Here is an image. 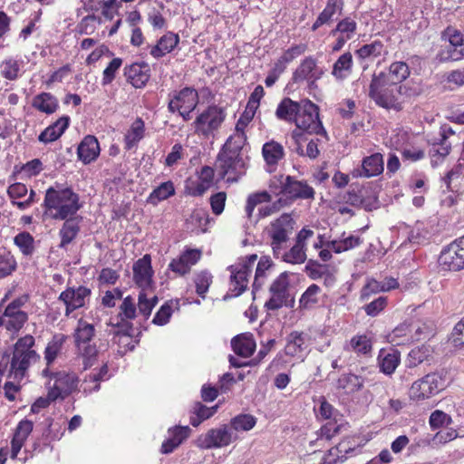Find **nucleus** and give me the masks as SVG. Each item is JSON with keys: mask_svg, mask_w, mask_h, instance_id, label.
<instances>
[{"mask_svg": "<svg viewBox=\"0 0 464 464\" xmlns=\"http://www.w3.org/2000/svg\"><path fill=\"white\" fill-rule=\"evenodd\" d=\"M16 268V261L10 253L0 256V279L11 275Z\"/></svg>", "mask_w": 464, "mask_h": 464, "instance_id": "56", "label": "nucleus"}, {"mask_svg": "<svg viewBox=\"0 0 464 464\" xmlns=\"http://www.w3.org/2000/svg\"><path fill=\"white\" fill-rule=\"evenodd\" d=\"M168 434L180 446L190 436L191 429L188 426H174L168 430Z\"/></svg>", "mask_w": 464, "mask_h": 464, "instance_id": "58", "label": "nucleus"}, {"mask_svg": "<svg viewBox=\"0 0 464 464\" xmlns=\"http://www.w3.org/2000/svg\"><path fill=\"white\" fill-rule=\"evenodd\" d=\"M401 362V353L398 350L389 348L382 349L378 355V364L382 372L386 375L392 374Z\"/></svg>", "mask_w": 464, "mask_h": 464, "instance_id": "23", "label": "nucleus"}, {"mask_svg": "<svg viewBox=\"0 0 464 464\" xmlns=\"http://www.w3.org/2000/svg\"><path fill=\"white\" fill-rule=\"evenodd\" d=\"M343 6V0H328L325 8L321 12V24L332 20L336 14H340Z\"/></svg>", "mask_w": 464, "mask_h": 464, "instance_id": "52", "label": "nucleus"}, {"mask_svg": "<svg viewBox=\"0 0 464 464\" xmlns=\"http://www.w3.org/2000/svg\"><path fill=\"white\" fill-rule=\"evenodd\" d=\"M383 74L385 82L400 86L399 84L409 77L410 69L404 62H394L390 65L389 72H383Z\"/></svg>", "mask_w": 464, "mask_h": 464, "instance_id": "30", "label": "nucleus"}, {"mask_svg": "<svg viewBox=\"0 0 464 464\" xmlns=\"http://www.w3.org/2000/svg\"><path fill=\"white\" fill-rule=\"evenodd\" d=\"M32 106L39 111L52 114L58 108V100L50 92H41L33 99Z\"/></svg>", "mask_w": 464, "mask_h": 464, "instance_id": "32", "label": "nucleus"}, {"mask_svg": "<svg viewBox=\"0 0 464 464\" xmlns=\"http://www.w3.org/2000/svg\"><path fill=\"white\" fill-rule=\"evenodd\" d=\"M431 356V350L430 346L421 345L415 347L409 353L410 366H417L418 364L428 360Z\"/></svg>", "mask_w": 464, "mask_h": 464, "instance_id": "50", "label": "nucleus"}, {"mask_svg": "<svg viewBox=\"0 0 464 464\" xmlns=\"http://www.w3.org/2000/svg\"><path fill=\"white\" fill-rule=\"evenodd\" d=\"M256 424V418L250 414H238L230 420L228 424L231 430L237 435L238 432L251 430Z\"/></svg>", "mask_w": 464, "mask_h": 464, "instance_id": "34", "label": "nucleus"}, {"mask_svg": "<svg viewBox=\"0 0 464 464\" xmlns=\"http://www.w3.org/2000/svg\"><path fill=\"white\" fill-rule=\"evenodd\" d=\"M122 64V59L114 58L111 61L108 66L103 71L102 85H108L115 79L117 71Z\"/></svg>", "mask_w": 464, "mask_h": 464, "instance_id": "60", "label": "nucleus"}, {"mask_svg": "<svg viewBox=\"0 0 464 464\" xmlns=\"http://www.w3.org/2000/svg\"><path fill=\"white\" fill-rule=\"evenodd\" d=\"M44 207L46 215L53 219L60 220L77 216L82 205L80 203L79 195L72 188L50 187L45 191Z\"/></svg>", "mask_w": 464, "mask_h": 464, "instance_id": "1", "label": "nucleus"}, {"mask_svg": "<svg viewBox=\"0 0 464 464\" xmlns=\"http://www.w3.org/2000/svg\"><path fill=\"white\" fill-rule=\"evenodd\" d=\"M53 384L49 387L47 401L53 402L58 399H64L77 389L78 377L72 372L65 371L55 372L53 373Z\"/></svg>", "mask_w": 464, "mask_h": 464, "instance_id": "7", "label": "nucleus"}, {"mask_svg": "<svg viewBox=\"0 0 464 464\" xmlns=\"http://www.w3.org/2000/svg\"><path fill=\"white\" fill-rule=\"evenodd\" d=\"M353 55L347 52L342 54L333 66V75L339 80H343L352 72Z\"/></svg>", "mask_w": 464, "mask_h": 464, "instance_id": "35", "label": "nucleus"}, {"mask_svg": "<svg viewBox=\"0 0 464 464\" xmlns=\"http://www.w3.org/2000/svg\"><path fill=\"white\" fill-rule=\"evenodd\" d=\"M238 439V435L231 430L228 424H223L200 435L197 440V445L204 450L219 449L230 445Z\"/></svg>", "mask_w": 464, "mask_h": 464, "instance_id": "6", "label": "nucleus"}, {"mask_svg": "<svg viewBox=\"0 0 464 464\" xmlns=\"http://www.w3.org/2000/svg\"><path fill=\"white\" fill-rule=\"evenodd\" d=\"M295 82L307 81L310 89H316L317 66L316 60L309 57L303 61L294 72Z\"/></svg>", "mask_w": 464, "mask_h": 464, "instance_id": "21", "label": "nucleus"}, {"mask_svg": "<svg viewBox=\"0 0 464 464\" xmlns=\"http://www.w3.org/2000/svg\"><path fill=\"white\" fill-rule=\"evenodd\" d=\"M201 252L198 249L186 250L179 258L173 259L169 267L175 273L184 276L190 271V268L200 258Z\"/></svg>", "mask_w": 464, "mask_h": 464, "instance_id": "19", "label": "nucleus"}, {"mask_svg": "<svg viewBox=\"0 0 464 464\" xmlns=\"http://www.w3.org/2000/svg\"><path fill=\"white\" fill-rule=\"evenodd\" d=\"M279 257L287 263L301 264L305 260L304 246L295 243L288 251H282Z\"/></svg>", "mask_w": 464, "mask_h": 464, "instance_id": "46", "label": "nucleus"}, {"mask_svg": "<svg viewBox=\"0 0 464 464\" xmlns=\"http://www.w3.org/2000/svg\"><path fill=\"white\" fill-rule=\"evenodd\" d=\"M300 110L301 106L298 102L292 101L290 98H284L276 108V116L281 121L295 122Z\"/></svg>", "mask_w": 464, "mask_h": 464, "instance_id": "28", "label": "nucleus"}, {"mask_svg": "<svg viewBox=\"0 0 464 464\" xmlns=\"http://www.w3.org/2000/svg\"><path fill=\"white\" fill-rule=\"evenodd\" d=\"M153 270L150 255H144L133 264V279L136 285L141 288L150 285Z\"/></svg>", "mask_w": 464, "mask_h": 464, "instance_id": "17", "label": "nucleus"}, {"mask_svg": "<svg viewBox=\"0 0 464 464\" xmlns=\"http://www.w3.org/2000/svg\"><path fill=\"white\" fill-rule=\"evenodd\" d=\"M225 120V113L221 108L209 106L195 121V130L197 133L208 137L214 130H218Z\"/></svg>", "mask_w": 464, "mask_h": 464, "instance_id": "11", "label": "nucleus"}, {"mask_svg": "<svg viewBox=\"0 0 464 464\" xmlns=\"http://www.w3.org/2000/svg\"><path fill=\"white\" fill-rule=\"evenodd\" d=\"M91 294V289L83 285L76 288L68 287L63 291L59 295V300L65 304V315L69 316L74 310L83 307Z\"/></svg>", "mask_w": 464, "mask_h": 464, "instance_id": "12", "label": "nucleus"}, {"mask_svg": "<svg viewBox=\"0 0 464 464\" xmlns=\"http://www.w3.org/2000/svg\"><path fill=\"white\" fill-rule=\"evenodd\" d=\"M120 316L125 319H133L136 316V305L131 296L123 299L120 306Z\"/></svg>", "mask_w": 464, "mask_h": 464, "instance_id": "61", "label": "nucleus"}, {"mask_svg": "<svg viewBox=\"0 0 464 464\" xmlns=\"http://www.w3.org/2000/svg\"><path fill=\"white\" fill-rule=\"evenodd\" d=\"M383 171V157L381 153H374L365 157L361 167L352 171L353 178H371L380 175Z\"/></svg>", "mask_w": 464, "mask_h": 464, "instance_id": "15", "label": "nucleus"}, {"mask_svg": "<svg viewBox=\"0 0 464 464\" xmlns=\"http://www.w3.org/2000/svg\"><path fill=\"white\" fill-rule=\"evenodd\" d=\"M218 408H193L190 411L189 422L193 427L199 426L217 412Z\"/></svg>", "mask_w": 464, "mask_h": 464, "instance_id": "47", "label": "nucleus"}, {"mask_svg": "<svg viewBox=\"0 0 464 464\" xmlns=\"http://www.w3.org/2000/svg\"><path fill=\"white\" fill-rule=\"evenodd\" d=\"M296 228V222L290 214H282L278 218L272 221L267 227V234L270 238V246L273 254L279 258L282 251L288 247V243Z\"/></svg>", "mask_w": 464, "mask_h": 464, "instance_id": "5", "label": "nucleus"}, {"mask_svg": "<svg viewBox=\"0 0 464 464\" xmlns=\"http://www.w3.org/2000/svg\"><path fill=\"white\" fill-rule=\"evenodd\" d=\"M34 342V338L27 334L15 343L10 364L11 374L15 380L24 379L29 367L40 360V355L33 350Z\"/></svg>", "mask_w": 464, "mask_h": 464, "instance_id": "3", "label": "nucleus"}, {"mask_svg": "<svg viewBox=\"0 0 464 464\" xmlns=\"http://www.w3.org/2000/svg\"><path fill=\"white\" fill-rule=\"evenodd\" d=\"M349 349L358 355H370L372 350L371 338L365 334L353 336L349 343Z\"/></svg>", "mask_w": 464, "mask_h": 464, "instance_id": "38", "label": "nucleus"}, {"mask_svg": "<svg viewBox=\"0 0 464 464\" xmlns=\"http://www.w3.org/2000/svg\"><path fill=\"white\" fill-rule=\"evenodd\" d=\"M63 220L64 222L59 231V236L61 237V243L59 246L61 248H65L66 246L72 243L79 234L80 222L82 220V218L80 216H75Z\"/></svg>", "mask_w": 464, "mask_h": 464, "instance_id": "24", "label": "nucleus"}, {"mask_svg": "<svg viewBox=\"0 0 464 464\" xmlns=\"http://www.w3.org/2000/svg\"><path fill=\"white\" fill-rule=\"evenodd\" d=\"M235 353L241 357H249L256 349V342L251 334H239L231 341Z\"/></svg>", "mask_w": 464, "mask_h": 464, "instance_id": "29", "label": "nucleus"}, {"mask_svg": "<svg viewBox=\"0 0 464 464\" xmlns=\"http://www.w3.org/2000/svg\"><path fill=\"white\" fill-rule=\"evenodd\" d=\"M33 430V422L22 420L19 422L11 441V458L15 459L25 440Z\"/></svg>", "mask_w": 464, "mask_h": 464, "instance_id": "26", "label": "nucleus"}, {"mask_svg": "<svg viewBox=\"0 0 464 464\" xmlns=\"http://www.w3.org/2000/svg\"><path fill=\"white\" fill-rule=\"evenodd\" d=\"M128 320L129 319L121 318V321L114 324L117 330L114 332L113 339L119 338V342H121V339L130 340L133 334V327L132 324Z\"/></svg>", "mask_w": 464, "mask_h": 464, "instance_id": "54", "label": "nucleus"}, {"mask_svg": "<svg viewBox=\"0 0 464 464\" xmlns=\"http://www.w3.org/2000/svg\"><path fill=\"white\" fill-rule=\"evenodd\" d=\"M14 243L24 256H31L34 251V237L26 231L17 234L14 238Z\"/></svg>", "mask_w": 464, "mask_h": 464, "instance_id": "43", "label": "nucleus"}, {"mask_svg": "<svg viewBox=\"0 0 464 464\" xmlns=\"http://www.w3.org/2000/svg\"><path fill=\"white\" fill-rule=\"evenodd\" d=\"M429 231L422 223L417 222L409 233V241L412 244H423L428 240Z\"/></svg>", "mask_w": 464, "mask_h": 464, "instance_id": "55", "label": "nucleus"}, {"mask_svg": "<svg viewBox=\"0 0 464 464\" xmlns=\"http://www.w3.org/2000/svg\"><path fill=\"white\" fill-rule=\"evenodd\" d=\"M27 319L28 316L25 312L16 313V314L8 318L5 324L6 329L9 331H18L24 326Z\"/></svg>", "mask_w": 464, "mask_h": 464, "instance_id": "64", "label": "nucleus"}, {"mask_svg": "<svg viewBox=\"0 0 464 464\" xmlns=\"http://www.w3.org/2000/svg\"><path fill=\"white\" fill-rule=\"evenodd\" d=\"M198 102V95L196 90L186 87L173 94V97L169 102L168 109L172 113L180 109L194 111Z\"/></svg>", "mask_w": 464, "mask_h": 464, "instance_id": "14", "label": "nucleus"}, {"mask_svg": "<svg viewBox=\"0 0 464 464\" xmlns=\"http://www.w3.org/2000/svg\"><path fill=\"white\" fill-rule=\"evenodd\" d=\"M445 381L437 373L425 375L414 382L409 391V396L412 400L420 401L430 398L443 390Z\"/></svg>", "mask_w": 464, "mask_h": 464, "instance_id": "8", "label": "nucleus"}, {"mask_svg": "<svg viewBox=\"0 0 464 464\" xmlns=\"http://www.w3.org/2000/svg\"><path fill=\"white\" fill-rule=\"evenodd\" d=\"M436 59L440 63L457 62L464 59V45L461 47L450 44L440 49Z\"/></svg>", "mask_w": 464, "mask_h": 464, "instance_id": "40", "label": "nucleus"}, {"mask_svg": "<svg viewBox=\"0 0 464 464\" xmlns=\"http://www.w3.org/2000/svg\"><path fill=\"white\" fill-rule=\"evenodd\" d=\"M175 194V188L172 181L161 183L154 188L148 198V202L151 205H157L159 202L169 198Z\"/></svg>", "mask_w": 464, "mask_h": 464, "instance_id": "37", "label": "nucleus"}, {"mask_svg": "<svg viewBox=\"0 0 464 464\" xmlns=\"http://www.w3.org/2000/svg\"><path fill=\"white\" fill-rule=\"evenodd\" d=\"M384 77L383 72L372 75L369 86V97L380 107L401 111L402 107L398 94L401 92V86L392 85L383 80Z\"/></svg>", "mask_w": 464, "mask_h": 464, "instance_id": "4", "label": "nucleus"}, {"mask_svg": "<svg viewBox=\"0 0 464 464\" xmlns=\"http://www.w3.org/2000/svg\"><path fill=\"white\" fill-rule=\"evenodd\" d=\"M172 314V307L169 303H165L156 313L152 323L158 325L166 324Z\"/></svg>", "mask_w": 464, "mask_h": 464, "instance_id": "63", "label": "nucleus"}, {"mask_svg": "<svg viewBox=\"0 0 464 464\" xmlns=\"http://www.w3.org/2000/svg\"><path fill=\"white\" fill-rule=\"evenodd\" d=\"M362 240L359 237L351 236L342 241L333 240L329 245L333 246L335 253H341L359 246Z\"/></svg>", "mask_w": 464, "mask_h": 464, "instance_id": "57", "label": "nucleus"}, {"mask_svg": "<svg viewBox=\"0 0 464 464\" xmlns=\"http://www.w3.org/2000/svg\"><path fill=\"white\" fill-rule=\"evenodd\" d=\"M440 266L449 271L464 269V235L447 246L439 256Z\"/></svg>", "mask_w": 464, "mask_h": 464, "instance_id": "9", "label": "nucleus"}, {"mask_svg": "<svg viewBox=\"0 0 464 464\" xmlns=\"http://www.w3.org/2000/svg\"><path fill=\"white\" fill-rule=\"evenodd\" d=\"M196 292L201 297H205L210 284L212 283V276L208 271H201L195 276Z\"/></svg>", "mask_w": 464, "mask_h": 464, "instance_id": "53", "label": "nucleus"}, {"mask_svg": "<svg viewBox=\"0 0 464 464\" xmlns=\"http://www.w3.org/2000/svg\"><path fill=\"white\" fill-rule=\"evenodd\" d=\"M288 275L286 272L282 273L270 285L269 292L271 297L266 302L265 306L268 310H278L282 306H292L294 299H288Z\"/></svg>", "mask_w": 464, "mask_h": 464, "instance_id": "10", "label": "nucleus"}, {"mask_svg": "<svg viewBox=\"0 0 464 464\" xmlns=\"http://www.w3.org/2000/svg\"><path fill=\"white\" fill-rule=\"evenodd\" d=\"M179 41V39L177 34L168 33L160 37L157 44L151 48L150 54L154 58L159 59L170 53L176 47Z\"/></svg>", "mask_w": 464, "mask_h": 464, "instance_id": "31", "label": "nucleus"}, {"mask_svg": "<svg viewBox=\"0 0 464 464\" xmlns=\"http://www.w3.org/2000/svg\"><path fill=\"white\" fill-rule=\"evenodd\" d=\"M107 374H108V366L106 363L103 364L98 372H91L84 379V382H83L84 392L98 391L100 388V382L104 380V377Z\"/></svg>", "mask_w": 464, "mask_h": 464, "instance_id": "42", "label": "nucleus"}, {"mask_svg": "<svg viewBox=\"0 0 464 464\" xmlns=\"http://www.w3.org/2000/svg\"><path fill=\"white\" fill-rule=\"evenodd\" d=\"M100 145L98 140L92 135L83 138L77 149L79 160L83 164H90L94 161L100 155Z\"/></svg>", "mask_w": 464, "mask_h": 464, "instance_id": "20", "label": "nucleus"}, {"mask_svg": "<svg viewBox=\"0 0 464 464\" xmlns=\"http://www.w3.org/2000/svg\"><path fill=\"white\" fill-rule=\"evenodd\" d=\"M95 335L94 325L89 324L83 319H80L77 323V327L74 330L73 337L76 346H82V344L90 343Z\"/></svg>", "mask_w": 464, "mask_h": 464, "instance_id": "33", "label": "nucleus"}, {"mask_svg": "<svg viewBox=\"0 0 464 464\" xmlns=\"http://www.w3.org/2000/svg\"><path fill=\"white\" fill-rule=\"evenodd\" d=\"M64 341L65 336L61 334L54 335L53 339L48 343L44 351V360L46 361V365L50 366L54 362L62 350Z\"/></svg>", "mask_w": 464, "mask_h": 464, "instance_id": "41", "label": "nucleus"}, {"mask_svg": "<svg viewBox=\"0 0 464 464\" xmlns=\"http://www.w3.org/2000/svg\"><path fill=\"white\" fill-rule=\"evenodd\" d=\"M338 384L346 392H353L359 391L363 386V379L353 373L343 374L338 380Z\"/></svg>", "mask_w": 464, "mask_h": 464, "instance_id": "44", "label": "nucleus"}, {"mask_svg": "<svg viewBox=\"0 0 464 464\" xmlns=\"http://www.w3.org/2000/svg\"><path fill=\"white\" fill-rule=\"evenodd\" d=\"M318 293L319 287L315 284L310 285L300 298V307L303 309L314 307L318 301Z\"/></svg>", "mask_w": 464, "mask_h": 464, "instance_id": "51", "label": "nucleus"}, {"mask_svg": "<svg viewBox=\"0 0 464 464\" xmlns=\"http://www.w3.org/2000/svg\"><path fill=\"white\" fill-rule=\"evenodd\" d=\"M283 192L292 198H309L314 194V189L306 182L296 180L291 176L285 178Z\"/></svg>", "mask_w": 464, "mask_h": 464, "instance_id": "18", "label": "nucleus"}, {"mask_svg": "<svg viewBox=\"0 0 464 464\" xmlns=\"http://www.w3.org/2000/svg\"><path fill=\"white\" fill-rule=\"evenodd\" d=\"M272 261L267 256H262L256 268V274L253 283V293L259 290L265 284L267 271L271 268Z\"/></svg>", "mask_w": 464, "mask_h": 464, "instance_id": "39", "label": "nucleus"}, {"mask_svg": "<svg viewBox=\"0 0 464 464\" xmlns=\"http://www.w3.org/2000/svg\"><path fill=\"white\" fill-rule=\"evenodd\" d=\"M310 336L306 333L292 332L287 337L285 347L286 355L296 356L305 351L310 344Z\"/></svg>", "mask_w": 464, "mask_h": 464, "instance_id": "25", "label": "nucleus"}, {"mask_svg": "<svg viewBox=\"0 0 464 464\" xmlns=\"http://www.w3.org/2000/svg\"><path fill=\"white\" fill-rule=\"evenodd\" d=\"M297 128L308 133H319V108L310 101H304L302 111L297 114L295 121Z\"/></svg>", "mask_w": 464, "mask_h": 464, "instance_id": "13", "label": "nucleus"}, {"mask_svg": "<svg viewBox=\"0 0 464 464\" xmlns=\"http://www.w3.org/2000/svg\"><path fill=\"white\" fill-rule=\"evenodd\" d=\"M69 121V116L61 117L54 123L48 126L44 131L41 132L38 137L39 141L43 143H49L58 140L68 128Z\"/></svg>", "mask_w": 464, "mask_h": 464, "instance_id": "27", "label": "nucleus"}, {"mask_svg": "<svg viewBox=\"0 0 464 464\" xmlns=\"http://www.w3.org/2000/svg\"><path fill=\"white\" fill-rule=\"evenodd\" d=\"M150 68L147 63H132L124 68V75L127 81L135 88L145 86L150 79Z\"/></svg>", "mask_w": 464, "mask_h": 464, "instance_id": "22", "label": "nucleus"}, {"mask_svg": "<svg viewBox=\"0 0 464 464\" xmlns=\"http://www.w3.org/2000/svg\"><path fill=\"white\" fill-rule=\"evenodd\" d=\"M324 420L326 422L321 426V440L324 438L330 440L335 434L339 433L343 425L338 424L336 420H330L327 416Z\"/></svg>", "mask_w": 464, "mask_h": 464, "instance_id": "59", "label": "nucleus"}, {"mask_svg": "<svg viewBox=\"0 0 464 464\" xmlns=\"http://www.w3.org/2000/svg\"><path fill=\"white\" fill-rule=\"evenodd\" d=\"M230 271V292L231 296H239L247 289L251 273L246 266L232 265L228 267Z\"/></svg>", "mask_w": 464, "mask_h": 464, "instance_id": "16", "label": "nucleus"}, {"mask_svg": "<svg viewBox=\"0 0 464 464\" xmlns=\"http://www.w3.org/2000/svg\"><path fill=\"white\" fill-rule=\"evenodd\" d=\"M263 157L268 165H275L284 157V148L276 141H269L263 145Z\"/></svg>", "mask_w": 464, "mask_h": 464, "instance_id": "36", "label": "nucleus"}, {"mask_svg": "<svg viewBox=\"0 0 464 464\" xmlns=\"http://www.w3.org/2000/svg\"><path fill=\"white\" fill-rule=\"evenodd\" d=\"M305 48L304 44H298L286 50L276 63V70L278 68L279 72H282L285 69L284 63H290L296 57L300 56L304 53Z\"/></svg>", "mask_w": 464, "mask_h": 464, "instance_id": "49", "label": "nucleus"}, {"mask_svg": "<svg viewBox=\"0 0 464 464\" xmlns=\"http://www.w3.org/2000/svg\"><path fill=\"white\" fill-rule=\"evenodd\" d=\"M383 44L381 41H374L371 44L362 45L356 51V54L361 59L375 58L382 54Z\"/></svg>", "mask_w": 464, "mask_h": 464, "instance_id": "48", "label": "nucleus"}, {"mask_svg": "<svg viewBox=\"0 0 464 464\" xmlns=\"http://www.w3.org/2000/svg\"><path fill=\"white\" fill-rule=\"evenodd\" d=\"M80 355L82 358L84 369L91 368L97 361L98 350L95 344H82V346H76Z\"/></svg>", "mask_w": 464, "mask_h": 464, "instance_id": "45", "label": "nucleus"}, {"mask_svg": "<svg viewBox=\"0 0 464 464\" xmlns=\"http://www.w3.org/2000/svg\"><path fill=\"white\" fill-rule=\"evenodd\" d=\"M229 137L218 152L215 169L220 179L227 178V182H237L245 174L246 163L241 157L242 141H233Z\"/></svg>", "mask_w": 464, "mask_h": 464, "instance_id": "2", "label": "nucleus"}, {"mask_svg": "<svg viewBox=\"0 0 464 464\" xmlns=\"http://www.w3.org/2000/svg\"><path fill=\"white\" fill-rule=\"evenodd\" d=\"M442 37L448 39L449 44L454 46L461 47L464 45V37L460 31L448 26L442 33Z\"/></svg>", "mask_w": 464, "mask_h": 464, "instance_id": "62", "label": "nucleus"}]
</instances>
